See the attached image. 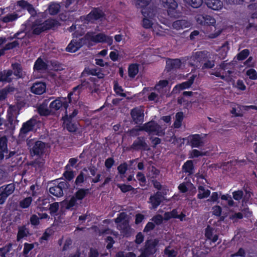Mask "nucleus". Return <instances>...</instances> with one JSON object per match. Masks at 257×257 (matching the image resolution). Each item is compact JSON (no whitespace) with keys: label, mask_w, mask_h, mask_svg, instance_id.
Instances as JSON below:
<instances>
[{"label":"nucleus","mask_w":257,"mask_h":257,"mask_svg":"<svg viewBox=\"0 0 257 257\" xmlns=\"http://www.w3.org/2000/svg\"><path fill=\"white\" fill-rule=\"evenodd\" d=\"M81 88L80 86H77L73 88V91L68 95L67 97H60L52 101L50 104V108L51 109L57 110L62 107L66 109L71 101V95L74 93L78 95L80 93L79 89Z\"/></svg>","instance_id":"nucleus-1"},{"label":"nucleus","mask_w":257,"mask_h":257,"mask_svg":"<svg viewBox=\"0 0 257 257\" xmlns=\"http://www.w3.org/2000/svg\"><path fill=\"white\" fill-rule=\"evenodd\" d=\"M84 39L86 43H105L108 45H111L113 43L112 38L104 33L96 34L93 32H88L85 36Z\"/></svg>","instance_id":"nucleus-2"},{"label":"nucleus","mask_w":257,"mask_h":257,"mask_svg":"<svg viewBox=\"0 0 257 257\" xmlns=\"http://www.w3.org/2000/svg\"><path fill=\"white\" fill-rule=\"evenodd\" d=\"M230 64L229 63L223 62L221 63L217 70L211 72V75H214L216 77H220L222 80L226 81H230L232 80L231 74L233 71L230 70Z\"/></svg>","instance_id":"nucleus-3"},{"label":"nucleus","mask_w":257,"mask_h":257,"mask_svg":"<svg viewBox=\"0 0 257 257\" xmlns=\"http://www.w3.org/2000/svg\"><path fill=\"white\" fill-rule=\"evenodd\" d=\"M141 129L144 130L150 134L155 135L161 136L165 134V128L159 125L154 121H151L146 123L141 127Z\"/></svg>","instance_id":"nucleus-4"},{"label":"nucleus","mask_w":257,"mask_h":257,"mask_svg":"<svg viewBox=\"0 0 257 257\" xmlns=\"http://www.w3.org/2000/svg\"><path fill=\"white\" fill-rule=\"evenodd\" d=\"M114 221L117 224V229L120 230L123 233L127 234L130 231L129 218L125 213H120L114 219Z\"/></svg>","instance_id":"nucleus-5"},{"label":"nucleus","mask_w":257,"mask_h":257,"mask_svg":"<svg viewBox=\"0 0 257 257\" xmlns=\"http://www.w3.org/2000/svg\"><path fill=\"white\" fill-rule=\"evenodd\" d=\"M161 6L167 11V14L171 17H175L178 14V3L175 0H160Z\"/></svg>","instance_id":"nucleus-6"},{"label":"nucleus","mask_w":257,"mask_h":257,"mask_svg":"<svg viewBox=\"0 0 257 257\" xmlns=\"http://www.w3.org/2000/svg\"><path fill=\"white\" fill-rule=\"evenodd\" d=\"M104 16L103 12L98 9H94L86 17H81V20L84 24L93 23L97 20H101Z\"/></svg>","instance_id":"nucleus-7"},{"label":"nucleus","mask_w":257,"mask_h":257,"mask_svg":"<svg viewBox=\"0 0 257 257\" xmlns=\"http://www.w3.org/2000/svg\"><path fill=\"white\" fill-rule=\"evenodd\" d=\"M208 57V52L199 51L193 53L192 56L188 58V60L191 65L197 66L198 64L205 61Z\"/></svg>","instance_id":"nucleus-8"},{"label":"nucleus","mask_w":257,"mask_h":257,"mask_svg":"<svg viewBox=\"0 0 257 257\" xmlns=\"http://www.w3.org/2000/svg\"><path fill=\"white\" fill-rule=\"evenodd\" d=\"M158 241L156 240H150L146 242L144 249L141 254L138 257H149L156 252V246Z\"/></svg>","instance_id":"nucleus-9"},{"label":"nucleus","mask_w":257,"mask_h":257,"mask_svg":"<svg viewBox=\"0 0 257 257\" xmlns=\"http://www.w3.org/2000/svg\"><path fill=\"white\" fill-rule=\"evenodd\" d=\"M206 135L195 134L188 137V140L192 148H199L204 145V139Z\"/></svg>","instance_id":"nucleus-10"},{"label":"nucleus","mask_w":257,"mask_h":257,"mask_svg":"<svg viewBox=\"0 0 257 257\" xmlns=\"http://www.w3.org/2000/svg\"><path fill=\"white\" fill-rule=\"evenodd\" d=\"M86 43L84 38L79 39H74L66 48L67 52L74 53L79 50L84 44Z\"/></svg>","instance_id":"nucleus-11"},{"label":"nucleus","mask_w":257,"mask_h":257,"mask_svg":"<svg viewBox=\"0 0 257 257\" xmlns=\"http://www.w3.org/2000/svg\"><path fill=\"white\" fill-rule=\"evenodd\" d=\"M17 5L23 9L27 10L31 15L32 17H34L36 16H41L42 15V14L40 13L37 14L33 6L24 0L18 1L17 2Z\"/></svg>","instance_id":"nucleus-12"},{"label":"nucleus","mask_w":257,"mask_h":257,"mask_svg":"<svg viewBox=\"0 0 257 257\" xmlns=\"http://www.w3.org/2000/svg\"><path fill=\"white\" fill-rule=\"evenodd\" d=\"M35 120L31 119L23 123L20 130V137L24 138L29 132L32 131L35 124Z\"/></svg>","instance_id":"nucleus-13"},{"label":"nucleus","mask_w":257,"mask_h":257,"mask_svg":"<svg viewBox=\"0 0 257 257\" xmlns=\"http://www.w3.org/2000/svg\"><path fill=\"white\" fill-rule=\"evenodd\" d=\"M164 199L165 197L162 193L157 192L154 195L151 196L149 199V202L152 205L151 208H156Z\"/></svg>","instance_id":"nucleus-14"},{"label":"nucleus","mask_w":257,"mask_h":257,"mask_svg":"<svg viewBox=\"0 0 257 257\" xmlns=\"http://www.w3.org/2000/svg\"><path fill=\"white\" fill-rule=\"evenodd\" d=\"M169 88V81L166 80H160L155 86V90L160 93V96H163L166 93Z\"/></svg>","instance_id":"nucleus-15"},{"label":"nucleus","mask_w":257,"mask_h":257,"mask_svg":"<svg viewBox=\"0 0 257 257\" xmlns=\"http://www.w3.org/2000/svg\"><path fill=\"white\" fill-rule=\"evenodd\" d=\"M47 145L41 141L36 142L32 148V152L34 155L40 156L45 152Z\"/></svg>","instance_id":"nucleus-16"},{"label":"nucleus","mask_w":257,"mask_h":257,"mask_svg":"<svg viewBox=\"0 0 257 257\" xmlns=\"http://www.w3.org/2000/svg\"><path fill=\"white\" fill-rule=\"evenodd\" d=\"M61 204L64 206L67 209L72 210L77 208L81 203L73 196L70 200H64L61 202Z\"/></svg>","instance_id":"nucleus-17"},{"label":"nucleus","mask_w":257,"mask_h":257,"mask_svg":"<svg viewBox=\"0 0 257 257\" xmlns=\"http://www.w3.org/2000/svg\"><path fill=\"white\" fill-rule=\"evenodd\" d=\"M131 116L136 123L142 122L144 119V112L142 109L135 108L131 111Z\"/></svg>","instance_id":"nucleus-18"},{"label":"nucleus","mask_w":257,"mask_h":257,"mask_svg":"<svg viewBox=\"0 0 257 257\" xmlns=\"http://www.w3.org/2000/svg\"><path fill=\"white\" fill-rule=\"evenodd\" d=\"M31 90L36 94H42L46 90V85L43 82H36L31 87Z\"/></svg>","instance_id":"nucleus-19"},{"label":"nucleus","mask_w":257,"mask_h":257,"mask_svg":"<svg viewBox=\"0 0 257 257\" xmlns=\"http://www.w3.org/2000/svg\"><path fill=\"white\" fill-rule=\"evenodd\" d=\"M65 183L61 182L58 185L51 187L49 188V192L56 197H61L63 195L62 188L65 186Z\"/></svg>","instance_id":"nucleus-20"},{"label":"nucleus","mask_w":257,"mask_h":257,"mask_svg":"<svg viewBox=\"0 0 257 257\" xmlns=\"http://www.w3.org/2000/svg\"><path fill=\"white\" fill-rule=\"evenodd\" d=\"M205 3L209 9L214 11H219L223 7V3L220 0H205Z\"/></svg>","instance_id":"nucleus-21"},{"label":"nucleus","mask_w":257,"mask_h":257,"mask_svg":"<svg viewBox=\"0 0 257 257\" xmlns=\"http://www.w3.org/2000/svg\"><path fill=\"white\" fill-rule=\"evenodd\" d=\"M190 26L191 23L185 20H177L172 23V28L176 30L189 28Z\"/></svg>","instance_id":"nucleus-22"},{"label":"nucleus","mask_w":257,"mask_h":257,"mask_svg":"<svg viewBox=\"0 0 257 257\" xmlns=\"http://www.w3.org/2000/svg\"><path fill=\"white\" fill-rule=\"evenodd\" d=\"M13 73L11 70H5L0 72V82H11L13 79Z\"/></svg>","instance_id":"nucleus-23"},{"label":"nucleus","mask_w":257,"mask_h":257,"mask_svg":"<svg viewBox=\"0 0 257 257\" xmlns=\"http://www.w3.org/2000/svg\"><path fill=\"white\" fill-rule=\"evenodd\" d=\"M185 217V215L183 213L178 214L177 210L174 209L171 212H166L164 214V218L166 220H168L171 218H178L181 221H183Z\"/></svg>","instance_id":"nucleus-24"},{"label":"nucleus","mask_w":257,"mask_h":257,"mask_svg":"<svg viewBox=\"0 0 257 257\" xmlns=\"http://www.w3.org/2000/svg\"><path fill=\"white\" fill-rule=\"evenodd\" d=\"M143 19L142 20V26L145 29H150L152 28L155 24V19H150L148 17V15L146 12L143 13Z\"/></svg>","instance_id":"nucleus-25"},{"label":"nucleus","mask_w":257,"mask_h":257,"mask_svg":"<svg viewBox=\"0 0 257 257\" xmlns=\"http://www.w3.org/2000/svg\"><path fill=\"white\" fill-rule=\"evenodd\" d=\"M132 148L135 150H145L148 148L144 138H138L133 143Z\"/></svg>","instance_id":"nucleus-26"},{"label":"nucleus","mask_w":257,"mask_h":257,"mask_svg":"<svg viewBox=\"0 0 257 257\" xmlns=\"http://www.w3.org/2000/svg\"><path fill=\"white\" fill-rule=\"evenodd\" d=\"M181 62L178 59H168L166 61V68L168 70L173 69H178L181 67Z\"/></svg>","instance_id":"nucleus-27"},{"label":"nucleus","mask_w":257,"mask_h":257,"mask_svg":"<svg viewBox=\"0 0 257 257\" xmlns=\"http://www.w3.org/2000/svg\"><path fill=\"white\" fill-rule=\"evenodd\" d=\"M15 189V185L13 183L4 185L0 187V191L7 197L12 194Z\"/></svg>","instance_id":"nucleus-28"},{"label":"nucleus","mask_w":257,"mask_h":257,"mask_svg":"<svg viewBox=\"0 0 257 257\" xmlns=\"http://www.w3.org/2000/svg\"><path fill=\"white\" fill-rule=\"evenodd\" d=\"M52 97H50L49 99H45L43 103L40 105L38 108V111L40 114L41 115H48L50 114V111L49 109L47 108V105L50 99H52Z\"/></svg>","instance_id":"nucleus-29"},{"label":"nucleus","mask_w":257,"mask_h":257,"mask_svg":"<svg viewBox=\"0 0 257 257\" xmlns=\"http://www.w3.org/2000/svg\"><path fill=\"white\" fill-rule=\"evenodd\" d=\"M32 30L35 34L38 35L42 32L45 31L43 24L41 21H36L32 26Z\"/></svg>","instance_id":"nucleus-30"},{"label":"nucleus","mask_w":257,"mask_h":257,"mask_svg":"<svg viewBox=\"0 0 257 257\" xmlns=\"http://www.w3.org/2000/svg\"><path fill=\"white\" fill-rule=\"evenodd\" d=\"M7 140L6 137L0 138V159L4 158V154L7 153Z\"/></svg>","instance_id":"nucleus-31"},{"label":"nucleus","mask_w":257,"mask_h":257,"mask_svg":"<svg viewBox=\"0 0 257 257\" xmlns=\"http://www.w3.org/2000/svg\"><path fill=\"white\" fill-rule=\"evenodd\" d=\"M38 207L42 210H46L49 207L50 201L49 198H39L37 201Z\"/></svg>","instance_id":"nucleus-32"},{"label":"nucleus","mask_w":257,"mask_h":257,"mask_svg":"<svg viewBox=\"0 0 257 257\" xmlns=\"http://www.w3.org/2000/svg\"><path fill=\"white\" fill-rule=\"evenodd\" d=\"M12 67L14 71V75L17 78H23L25 75V73L23 71L21 66L18 63L12 64Z\"/></svg>","instance_id":"nucleus-33"},{"label":"nucleus","mask_w":257,"mask_h":257,"mask_svg":"<svg viewBox=\"0 0 257 257\" xmlns=\"http://www.w3.org/2000/svg\"><path fill=\"white\" fill-rule=\"evenodd\" d=\"M60 6L56 3H51L46 10L48 13L51 15H56L60 11Z\"/></svg>","instance_id":"nucleus-34"},{"label":"nucleus","mask_w":257,"mask_h":257,"mask_svg":"<svg viewBox=\"0 0 257 257\" xmlns=\"http://www.w3.org/2000/svg\"><path fill=\"white\" fill-rule=\"evenodd\" d=\"M198 190L197 197L200 199L207 198L210 194V191L208 189H205L202 185H199Z\"/></svg>","instance_id":"nucleus-35"},{"label":"nucleus","mask_w":257,"mask_h":257,"mask_svg":"<svg viewBox=\"0 0 257 257\" xmlns=\"http://www.w3.org/2000/svg\"><path fill=\"white\" fill-rule=\"evenodd\" d=\"M77 0H66L65 3V7L69 12H73L77 10Z\"/></svg>","instance_id":"nucleus-36"},{"label":"nucleus","mask_w":257,"mask_h":257,"mask_svg":"<svg viewBox=\"0 0 257 257\" xmlns=\"http://www.w3.org/2000/svg\"><path fill=\"white\" fill-rule=\"evenodd\" d=\"M144 12L148 15V17L150 19H155L157 13V9L156 8L151 7L143 9L142 10V14L143 15Z\"/></svg>","instance_id":"nucleus-37"},{"label":"nucleus","mask_w":257,"mask_h":257,"mask_svg":"<svg viewBox=\"0 0 257 257\" xmlns=\"http://www.w3.org/2000/svg\"><path fill=\"white\" fill-rule=\"evenodd\" d=\"M184 118V114L182 112H179L175 115V120L174 122V126L175 128H179L182 125V122Z\"/></svg>","instance_id":"nucleus-38"},{"label":"nucleus","mask_w":257,"mask_h":257,"mask_svg":"<svg viewBox=\"0 0 257 257\" xmlns=\"http://www.w3.org/2000/svg\"><path fill=\"white\" fill-rule=\"evenodd\" d=\"M19 17L16 13L8 14L2 18V21L4 23H9L16 20Z\"/></svg>","instance_id":"nucleus-39"},{"label":"nucleus","mask_w":257,"mask_h":257,"mask_svg":"<svg viewBox=\"0 0 257 257\" xmlns=\"http://www.w3.org/2000/svg\"><path fill=\"white\" fill-rule=\"evenodd\" d=\"M139 72L138 65L136 64L130 65L128 68V76L130 77L134 78Z\"/></svg>","instance_id":"nucleus-40"},{"label":"nucleus","mask_w":257,"mask_h":257,"mask_svg":"<svg viewBox=\"0 0 257 257\" xmlns=\"http://www.w3.org/2000/svg\"><path fill=\"white\" fill-rule=\"evenodd\" d=\"M88 191V190L87 189H80L78 190L73 196L81 203L82 200L87 194Z\"/></svg>","instance_id":"nucleus-41"},{"label":"nucleus","mask_w":257,"mask_h":257,"mask_svg":"<svg viewBox=\"0 0 257 257\" xmlns=\"http://www.w3.org/2000/svg\"><path fill=\"white\" fill-rule=\"evenodd\" d=\"M187 5L193 8H198L202 4V0H183Z\"/></svg>","instance_id":"nucleus-42"},{"label":"nucleus","mask_w":257,"mask_h":257,"mask_svg":"<svg viewBox=\"0 0 257 257\" xmlns=\"http://www.w3.org/2000/svg\"><path fill=\"white\" fill-rule=\"evenodd\" d=\"M228 50L229 46L228 43H225L221 46L219 50L220 58L221 59H224L226 57Z\"/></svg>","instance_id":"nucleus-43"},{"label":"nucleus","mask_w":257,"mask_h":257,"mask_svg":"<svg viewBox=\"0 0 257 257\" xmlns=\"http://www.w3.org/2000/svg\"><path fill=\"white\" fill-rule=\"evenodd\" d=\"M195 77V76L193 75L190 77L188 81L182 83L181 84H179L178 87H179L181 89L189 88L193 83Z\"/></svg>","instance_id":"nucleus-44"},{"label":"nucleus","mask_w":257,"mask_h":257,"mask_svg":"<svg viewBox=\"0 0 257 257\" xmlns=\"http://www.w3.org/2000/svg\"><path fill=\"white\" fill-rule=\"evenodd\" d=\"M183 169L186 173L191 174L193 173V166L192 161H187L183 166Z\"/></svg>","instance_id":"nucleus-45"},{"label":"nucleus","mask_w":257,"mask_h":257,"mask_svg":"<svg viewBox=\"0 0 257 257\" xmlns=\"http://www.w3.org/2000/svg\"><path fill=\"white\" fill-rule=\"evenodd\" d=\"M64 123L66 124V127L69 132H74L76 130V127L71 123L69 122L68 120V115L67 112L66 111V115L63 117Z\"/></svg>","instance_id":"nucleus-46"},{"label":"nucleus","mask_w":257,"mask_h":257,"mask_svg":"<svg viewBox=\"0 0 257 257\" xmlns=\"http://www.w3.org/2000/svg\"><path fill=\"white\" fill-rule=\"evenodd\" d=\"M32 202L31 197H26L20 202V206L22 208H27L30 206Z\"/></svg>","instance_id":"nucleus-47"},{"label":"nucleus","mask_w":257,"mask_h":257,"mask_svg":"<svg viewBox=\"0 0 257 257\" xmlns=\"http://www.w3.org/2000/svg\"><path fill=\"white\" fill-rule=\"evenodd\" d=\"M47 68L46 63L40 58H39L35 62L34 69L38 70H45Z\"/></svg>","instance_id":"nucleus-48"},{"label":"nucleus","mask_w":257,"mask_h":257,"mask_svg":"<svg viewBox=\"0 0 257 257\" xmlns=\"http://www.w3.org/2000/svg\"><path fill=\"white\" fill-rule=\"evenodd\" d=\"M42 24L45 30H46L54 27L56 25L57 22L53 19H48Z\"/></svg>","instance_id":"nucleus-49"},{"label":"nucleus","mask_w":257,"mask_h":257,"mask_svg":"<svg viewBox=\"0 0 257 257\" xmlns=\"http://www.w3.org/2000/svg\"><path fill=\"white\" fill-rule=\"evenodd\" d=\"M29 233L28 229L24 226L19 227L18 233V240H20Z\"/></svg>","instance_id":"nucleus-50"},{"label":"nucleus","mask_w":257,"mask_h":257,"mask_svg":"<svg viewBox=\"0 0 257 257\" xmlns=\"http://www.w3.org/2000/svg\"><path fill=\"white\" fill-rule=\"evenodd\" d=\"M151 0H135V6L138 8H143L148 6Z\"/></svg>","instance_id":"nucleus-51"},{"label":"nucleus","mask_w":257,"mask_h":257,"mask_svg":"<svg viewBox=\"0 0 257 257\" xmlns=\"http://www.w3.org/2000/svg\"><path fill=\"white\" fill-rule=\"evenodd\" d=\"M44 159L42 158L39 157L33 162L32 165H33L36 169H39L42 168L44 166Z\"/></svg>","instance_id":"nucleus-52"},{"label":"nucleus","mask_w":257,"mask_h":257,"mask_svg":"<svg viewBox=\"0 0 257 257\" xmlns=\"http://www.w3.org/2000/svg\"><path fill=\"white\" fill-rule=\"evenodd\" d=\"M164 252L168 257H175L177 254V252L170 246L167 247L164 250Z\"/></svg>","instance_id":"nucleus-53"},{"label":"nucleus","mask_w":257,"mask_h":257,"mask_svg":"<svg viewBox=\"0 0 257 257\" xmlns=\"http://www.w3.org/2000/svg\"><path fill=\"white\" fill-rule=\"evenodd\" d=\"M12 248V244H8L4 247L0 248V255L2 257H6V255L8 253Z\"/></svg>","instance_id":"nucleus-54"},{"label":"nucleus","mask_w":257,"mask_h":257,"mask_svg":"<svg viewBox=\"0 0 257 257\" xmlns=\"http://www.w3.org/2000/svg\"><path fill=\"white\" fill-rule=\"evenodd\" d=\"M243 218V213L241 212L233 213L229 215V218L233 222H237L238 219Z\"/></svg>","instance_id":"nucleus-55"},{"label":"nucleus","mask_w":257,"mask_h":257,"mask_svg":"<svg viewBox=\"0 0 257 257\" xmlns=\"http://www.w3.org/2000/svg\"><path fill=\"white\" fill-rule=\"evenodd\" d=\"M50 210V212L51 215H55L58 211L59 209V203L58 202H55L50 204L48 208Z\"/></svg>","instance_id":"nucleus-56"},{"label":"nucleus","mask_w":257,"mask_h":257,"mask_svg":"<svg viewBox=\"0 0 257 257\" xmlns=\"http://www.w3.org/2000/svg\"><path fill=\"white\" fill-rule=\"evenodd\" d=\"M246 74L251 79L256 80L257 79V72L253 69H248L247 70Z\"/></svg>","instance_id":"nucleus-57"},{"label":"nucleus","mask_w":257,"mask_h":257,"mask_svg":"<svg viewBox=\"0 0 257 257\" xmlns=\"http://www.w3.org/2000/svg\"><path fill=\"white\" fill-rule=\"evenodd\" d=\"M215 66V62L213 60H208L205 61L202 66V68L204 69H211Z\"/></svg>","instance_id":"nucleus-58"},{"label":"nucleus","mask_w":257,"mask_h":257,"mask_svg":"<svg viewBox=\"0 0 257 257\" xmlns=\"http://www.w3.org/2000/svg\"><path fill=\"white\" fill-rule=\"evenodd\" d=\"M204 19L205 25H214L216 23L215 19L210 16L205 15Z\"/></svg>","instance_id":"nucleus-59"},{"label":"nucleus","mask_w":257,"mask_h":257,"mask_svg":"<svg viewBox=\"0 0 257 257\" xmlns=\"http://www.w3.org/2000/svg\"><path fill=\"white\" fill-rule=\"evenodd\" d=\"M149 170H150V173H149V175L150 176H151V177H152V178L157 177L160 173L159 170H158L157 169H156L154 166H152V167H150Z\"/></svg>","instance_id":"nucleus-60"},{"label":"nucleus","mask_w":257,"mask_h":257,"mask_svg":"<svg viewBox=\"0 0 257 257\" xmlns=\"http://www.w3.org/2000/svg\"><path fill=\"white\" fill-rule=\"evenodd\" d=\"M222 200H224L227 201V204L229 206H232L234 205V202L232 199L231 197L229 195H223L221 197Z\"/></svg>","instance_id":"nucleus-61"},{"label":"nucleus","mask_w":257,"mask_h":257,"mask_svg":"<svg viewBox=\"0 0 257 257\" xmlns=\"http://www.w3.org/2000/svg\"><path fill=\"white\" fill-rule=\"evenodd\" d=\"M162 97V96H160V93H159L158 92H157V93L155 92H152L149 95L148 98H149V100L155 101L157 102L159 100V98Z\"/></svg>","instance_id":"nucleus-62"},{"label":"nucleus","mask_w":257,"mask_h":257,"mask_svg":"<svg viewBox=\"0 0 257 257\" xmlns=\"http://www.w3.org/2000/svg\"><path fill=\"white\" fill-rule=\"evenodd\" d=\"M249 50L247 49H244L240 52L237 55V59L239 60H244L249 55Z\"/></svg>","instance_id":"nucleus-63"},{"label":"nucleus","mask_w":257,"mask_h":257,"mask_svg":"<svg viewBox=\"0 0 257 257\" xmlns=\"http://www.w3.org/2000/svg\"><path fill=\"white\" fill-rule=\"evenodd\" d=\"M127 169V165L126 163H123L119 165L117 170L119 174L124 175Z\"/></svg>","instance_id":"nucleus-64"}]
</instances>
